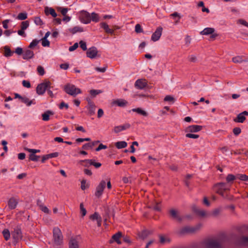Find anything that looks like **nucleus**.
<instances>
[{
    "label": "nucleus",
    "mask_w": 248,
    "mask_h": 248,
    "mask_svg": "<svg viewBox=\"0 0 248 248\" xmlns=\"http://www.w3.org/2000/svg\"><path fill=\"white\" fill-rule=\"evenodd\" d=\"M201 248H222L220 239L217 238H208L204 240L201 244Z\"/></svg>",
    "instance_id": "obj_1"
},
{
    "label": "nucleus",
    "mask_w": 248,
    "mask_h": 248,
    "mask_svg": "<svg viewBox=\"0 0 248 248\" xmlns=\"http://www.w3.org/2000/svg\"><path fill=\"white\" fill-rule=\"evenodd\" d=\"M53 237L54 242L57 246L61 245L62 243L63 236L61 230L58 227H55L53 230Z\"/></svg>",
    "instance_id": "obj_2"
},
{
    "label": "nucleus",
    "mask_w": 248,
    "mask_h": 248,
    "mask_svg": "<svg viewBox=\"0 0 248 248\" xmlns=\"http://www.w3.org/2000/svg\"><path fill=\"white\" fill-rule=\"evenodd\" d=\"M64 90L67 94L74 97L81 93V90L79 88H77L74 85L70 83L65 85Z\"/></svg>",
    "instance_id": "obj_3"
},
{
    "label": "nucleus",
    "mask_w": 248,
    "mask_h": 248,
    "mask_svg": "<svg viewBox=\"0 0 248 248\" xmlns=\"http://www.w3.org/2000/svg\"><path fill=\"white\" fill-rule=\"evenodd\" d=\"M214 189L216 192L223 197L224 192L229 190L230 187L225 183H219L215 185Z\"/></svg>",
    "instance_id": "obj_4"
},
{
    "label": "nucleus",
    "mask_w": 248,
    "mask_h": 248,
    "mask_svg": "<svg viewBox=\"0 0 248 248\" xmlns=\"http://www.w3.org/2000/svg\"><path fill=\"white\" fill-rule=\"evenodd\" d=\"M51 82L47 80L39 84L36 88V92L39 95H43L48 89L50 88Z\"/></svg>",
    "instance_id": "obj_5"
},
{
    "label": "nucleus",
    "mask_w": 248,
    "mask_h": 248,
    "mask_svg": "<svg viewBox=\"0 0 248 248\" xmlns=\"http://www.w3.org/2000/svg\"><path fill=\"white\" fill-rule=\"evenodd\" d=\"M79 18L82 23L85 24H89L91 21L90 14L85 10H82L79 12Z\"/></svg>",
    "instance_id": "obj_6"
},
{
    "label": "nucleus",
    "mask_w": 248,
    "mask_h": 248,
    "mask_svg": "<svg viewBox=\"0 0 248 248\" xmlns=\"http://www.w3.org/2000/svg\"><path fill=\"white\" fill-rule=\"evenodd\" d=\"M106 183L104 180L100 182L99 184L97 186L95 192L96 197L99 198L102 195L103 191L106 187Z\"/></svg>",
    "instance_id": "obj_7"
},
{
    "label": "nucleus",
    "mask_w": 248,
    "mask_h": 248,
    "mask_svg": "<svg viewBox=\"0 0 248 248\" xmlns=\"http://www.w3.org/2000/svg\"><path fill=\"white\" fill-rule=\"evenodd\" d=\"M202 226V225L199 224L195 227L186 226L183 228L181 230V233H185L187 232H194L199 230Z\"/></svg>",
    "instance_id": "obj_8"
},
{
    "label": "nucleus",
    "mask_w": 248,
    "mask_h": 248,
    "mask_svg": "<svg viewBox=\"0 0 248 248\" xmlns=\"http://www.w3.org/2000/svg\"><path fill=\"white\" fill-rule=\"evenodd\" d=\"M12 234L13 239L16 242H18L22 238L21 229L18 227H16L14 229V231L12 233Z\"/></svg>",
    "instance_id": "obj_9"
},
{
    "label": "nucleus",
    "mask_w": 248,
    "mask_h": 248,
    "mask_svg": "<svg viewBox=\"0 0 248 248\" xmlns=\"http://www.w3.org/2000/svg\"><path fill=\"white\" fill-rule=\"evenodd\" d=\"M78 240V236L71 237L69 241V248H79Z\"/></svg>",
    "instance_id": "obj_10"
},
{
    "label": "nucleus",
    "mask_w": 248,
    "mask_h": 248,
    "mask_svg": "<svg viewBox=\"0 0 248 248\" xmlns=\"http://www.w3.org/2000/svg\"><path fill=\"white\" fill-rule=\"evenodd\" d=\"M162 28L160 27H158L155 32L152 34L151 40L154 42L158 41L162 34Z\"/></svg>",
    "instance_id": "obj_11"
},
{
    "label": "nucleus",
    "mask_w": 248,
    "mask_h": 248,
    "mask_svg": "<svg viewBox=\"0 0 248 248\" xmlns=\"http://www.w3.org/2000/svg\"><path fill=\"white\" fill-rule=\"evenodd\" d=\"M147 85V82L144 79H139L135 83V86L138 89H143Z\"/></svg>",
    "instance_id": "obj_12"
},
{
    "label": "nucleus",
    "mask_w": 248,
    "mask_h": 248,
    "mask_svg": "<svg viewBox=\"0 0 248 248\" xmlns=\"http://www.w3.org/2000/svg\"><path fill=\"white\" fill-rule=\"evenodd\" d=\"M122 236V233L119 232L112 235L111 239L109 241V243L112 244L114 242H116L118 244H121L122 243L120 239Z\"/></svg>",
    "instance_id": "obj_13"
},
{
    "label": "nucleus",
    "mask_w": 248,
    "mask_h": 248,
    "mask_svg": "<svg viewBox=\"0 0 248 248\" xmlns=\"http://www.w3.org/2000/svg\"><path fill=\"white\" fill-rule=\"evenodd\" d=\"M97 50L95 47L89 48L87 51V56L91 59L95 58L97 55Z\"/></svg>",
    "instance_id": "obj_14"
},
{
    "label": "nucleus",
    "mask_w": 248,
    "mask_h": 248,
    "mask_svg": "<svg viewBox=\"0 0 248 248\" xmlns=\"http://www.w3.org/2000/svg\"><path fill=\"white\" fill-rule=\"evenodd\" d=\"M169 214L170 217L173 219H175L179 221L182 220V217L179 216L178 211L174 209H170L169 210Z\"/></svg>",
    "instance_id": "obj_15"
},
{
    "label": "nucleus",
    "mask_w": 248,
    "mask_h": 248,
    "mask_svg": "<svg viewBox=\"0 0 248 248\" xmlns=\"http://www.w3.org/2000/svg\"><path fill=\"white\" fill-rule=\"evenodd\" d=\"M202 128V126L198 125H192L188 126L186 131V132H197L200 131Z\"/></svg>",
    "instance_id": "obj_16"
},
{
    "label": "nucleus",
    "mask_w": 248,
    "mask_h": 248,
    "mask_svg": "<svg viewBox=\"0 0 248 248\" xmlns=\"http://www.w3.org/2000/svg\"><path fill=\"white\" fill-rule=\"evenodd\" d=\"M17 204L18 201L15 198H11L8 201V206L9 208L11 210L15 209Z\"/></svg>",
    "instance_id": "obj_17"
},
{
    "label": "nucleus",
    "mask_w": 248,
    "mask_h": 248,
    "mask_svg": "<svg viewBox=\"0 0 248 248\" xmlns=\"http://www.w3.org/2000/svg\"><path fill=\"white\" fill-rule=\"evenodd\" d=\"M44 12L46 16H48L50 15L53 17H56L57 16V14L56 13L55 10L51 7H49L47 6L45 7Z\"/></svg>",
    "instance_id": "obj_18"
},
{
    "label": "nucleus",
    "mask_w": 248,
    "mask_h": 248,
    "mask_svg": "<svg viewBox=\"0 0 248 248\" xmlns=\"http://www.w3.org/2000/svg\"><path fill=\"white\" fill-rule=\"evenodd\" d=\"M88 109V114L90 116H92L95 114L96 106L94 103L89 102V105L86 106Z\"/></svg>",
    "instance_id": "obj_19"
},
{
    "label": "nucleus",
    "mask_w": 248,
    "mask_h": 248,
    "mask_svg": "<svg viewBox=\"0 0 248 248\" xmlns=\"http://www.w3.org/2000/svg\"><path fill=\"white\" fill-rule=\"evenodd\" d=\"M33 56L34 53L33 51L27 49H26L23 52V59L24 60H28L32 58Z\"/></svg>",
    "instance_id": "obj_20"
},
{
    "label": "nucleus",
    "mask_w": 248,
    "mask_h": 248,
    "mask_svg": "<svg viewBox=\"0 0 248 248\" xmlns=\"http://www.w3.org/2000/svg\"><path fill=\"white\" fill-rule=\"evenodd\" d=\"M81 162L86 163V164L85 165V166H87L88 164H89L90 165H93L96 168H98L101 166V163H95L94 162L93 160L92 159H85L84 160H82Z\"/></svg>",
    "instance_id": "obj_21"
},
{
    "label": "nucleus",
    "mask_w": 248,
    "mask_h": 248,
    "mask_svg": "<svg viewBox=\"0 0 248 248\" xmlns=\"http://www.w3.org/2000/svg\"><path fill=\"white\" fill-rule=\"evenodd\" d=\"M100 26L103 28L105 31L108 34H113L114 31L109 28L108 25L105 22H102L100 23Z\"/></svg>",
    "instance_id": "obj_22"
},
{
    "label": "nucleus",
    "mask_w": 248,
    "mask_h": 248,
    "mask_svg": "<svg viewBox=\"0 0 248 248\" xmlns=\"http://www.w3.org/2000/svg\"><path fill=\"white\" fill-rule=\"evenodd\" d=\"M4 53L3 55L6 57H9L13 55L14 52L12 51L8 46H5L2 47Z\"/></svg>",
    "instance_id": "obj_23"
},
{
    "label": "nucleus",
    "mask_w": 248,
    "mask_h": 248,
    "mask_svg": "<svg viewBox=\"0 0 248 248\" xmlns=\"http://www.w3.org/2000/svg\"><path fill=\"white\" fill-rule=\"evenodd\" d=\"M237 179L236 177V175H234L232 174H229L227 175L226 177V181L227 182V185L230 187L232 184L233 181L235 179Z\"/></svg>",
    "instance_id": "obj_24"
},
{
    "label": "nucleus",
    "mask_w": 248,
    "mask_h": 248,
    "mask_svg": "<svg viewBox=\"0 0 248 248\" xmlns=\"http://www.w3.org/2000/svg\"><path fill=\"white\" fill-rule=\"evenodd\" d=\"M99 142V140H96L91 143H87L84 144L82 148L84 150H88L89 148H92L93 146Z\"/></svg>",
    "instance_id": "obj_25"
},
{
    "label": "nucleus",
    "mask_w": 248,
    "mask_h": 248,
    "mask_svg": "<svg viewBox=\"0 0 248 248\" xmlns=\"http://www.w3.org/2000/svg\"><path fill=\"white\" fill-rule=\"evenodd\" d=\"M54 113L50 110H47L42 114V119L44 121H47L49 120V116L53 115Z\"/></svg>",
    "instance_id": "obj_26"
},
{
    "label": "nucleus",
    "mask_w": 248,
    "mask_h": 248,
    "mask_svg": "<svg viewBox=\"0 0 248 248\" xmlns=\"http://www.w3.org/2000/svg\"><path fill=\"white\" fill-rule=\"evenodd\" d=\"M232 61L234 63H241L243 62H248V58L244 59L243 56H238L232 58Z\"/></svg>",
    "instance_id": "obj_27"
},
{
    "label": "nucleus",
    "mask_w": 248,
    "mask_h": 248,
    "mask_svg": "<svg viewBox=\"0 0 248 248\" xmlns=\"http://www.w3.org/2000/svg\"><path fill=\"white\" fill-rule=\"evenodd\" d=\"M215 31V29L212 28H206L201 32L202 35H209L212 34Z\"/></svg>",
    "instance_id": "obj_28"
},
{
    "label": "nucleus",
    "mask_w": 248,
    "mask_h": 248,
    "mask_svg": "<svg viewBox=\"0 0 248 248\" xmlns=\"http://www.w3.org/2000/svg\"><path fill=\"white\" fill-rule=\"evenodd\" d=\"M239 244L243 246H248V237L242 236L238 241Z\"/></svg>",
    "instance_id": "obj_29"
},
{
    "label": "nucleus",
    "mask_w": 248,
    "mask_h": 248,
    "mask_svg": "<svg viewBox=\"0 0 248 248\" xmlns=\"http://www.w3.org/2000/svg\"><path fill=\"white\" fill-rule=\"evenodd\" d=\"M246 120V117L242 113H239L234 119V122L236 123H243Z\"/></svg>",
    "instance_id": "obj_30"
},
{
    "label": "nucleus",
    "mask_w": 248,
    "mask_h": 248,
    "mask_svg": "<svg viewBox=\"0 0 248 248\" xmlns=\"http://www.w3.org/2000/svg\"><path fill=\"white\" fill-rule=\"evenodd\" d=\"M114 104L119 107H124L126 105L127 102L123 99H118L114 101Z\"/></svg>",
    "instance_id": "obj_31"
},
{
    "label": "nucleus",
    "mask_w": 248,
    "mask_h": 248,
    "mask_svg": "<svg viewBox=\"0 0 248 248\" xmlns=\"http://www.w3.org/2000/svg\"><path fill=\"white\" fill-rule=\"evenodd\" d=\"M127 143L124 141H118L115 143V146L118 149L124 148L127 146Z\"/></svg>",
    "instance_id": "obj_32"
},
{
    "label": "nucleus",
    "mask_w": 248,
    "mask_h": 248,
    "mask_svg": "<svg viewBox=\"0 0 248 248\" xmlns=\"http://www.w3.org/2000/svg\"><path fill=\"white\" fill-rule=\"evenodd\" d=\"M69 32H71L73 34H75L77 32H81L83 31L82 28L76 26L73 28H70L68 29Z\"/></svg>",
    "instance_id": "obj_33"
},
{
    "label": "nucleus",
    "mask_w": 248,
    "mask_h": 248,
    "mask_svg": "<svg viewBox=\"0 0 248 248\" xmlns=\"http://www.w3.org/2000/svg\"><path fill=\"white\" fill-rule=\"evenodd\" d=\"M90 15L91 16V21L95 22H97L99 21V16L98 14L93 12Z\"/></svg>",
    "instance_id": "obj_34"
},
{
    "label": "nucleus",
    "mask_w": 248,
    "mask_h": 248,
    "mask_svg": "<svg viewBox=\"0 0 248 248\" xmlns=\"http://www.w3.org/2000/svg\"><path fill=\"white\" fill-rule=\"evenodd\" d=\"M132 111L136 112L144 116H146L147 115V113L145 111L141 109L140 108H133L132 109Z\"/></svg>",
    "instance_id": "obj_35"
},
{
    "label": "nucleus",
    "mask_w": 248,
    "mask_h": 248,
    "mask_svg": "<svg viewBox=\"0 0 248 248\" xmlns=\"http://www.w3.org/2000/svg\"><path fill=\"white\" fill-rule=\"evenodd\" d=\"M159 241L161 244H164L166 243H169L170 241V240L167 237H166L163 235H160L159 236Z\"/></svg>",
    "instance_id": "obj_36"
},
{
    "label": "nucleus",
    "mask_w": 248,
    "mask_h": 248,
    "mask_svg": "<svg viewBox=\"0 0 248 248\" xmlns=\"http://www.w3.org/2000/svg\"><path fill=\"white\" fill-rule=\"evenodd\" d=\"M2 234L5 240L7 241L9 240L10 237V233L9 231L5 229L2 231Z\"/></svg>",
    "instance_id": "obj_37"
},
{
    "label": "nucleus",
    "mask_w": 248,
    "mask_h": 248,
    "mask_svg": "<svg viewBox=\"0 0 248 248\" xmlns=\"http://www.w3.org/2000/svg\"><path fill=\"white\" fill-rule=\"evenodd\" d=\"M21 100L23 103L26 104L28 106H30L33 104V100H30L27 97H22Z\"/></svg>",
    "instance_id": "obj_38"
},
{
    "label": "nucleus",
    "mask_w": 248,
    "mask_h": 248,
    "mask_svg": "<svg viewBox=\"0 0 248 248\" xmlns=\"http://www.w3.org/2000/svg\"><path fill=\"white\" fill-rule=\"evenodd\" d=\"M27 18V14L26 12L20 13L16 17V19L20 20H23Z\"/></svg>",
    "instance_id": "obj_39"
},
{
    "label": "nucleus",
    "mask_w": 248,
    "mask_h": 248,
    "mask_svg": "<svg viewBox=\"0 0 248 248\" xmlns=\"http://www.w3.org/2000/svg\"><path fill=\"white\" fill-rule=\"evenodd\" d=\"M236 177L242 181H248V176L245 174H238L236 175Z\"/></svg>",
    "instance_id": "obj_40"
},
{
    "label": "nucleus",
    "mask_w": 248,
    "mask_h": 248,
    "mask_svg": "<svg viewBox=\"0 0 248 248\" xmlns=\"http://www.w3.org/2000/svg\"><path fill=\"white\" fill-rule=\"evenodd\" d=\"M149 234L150 232L149 231L145 230L140 233L139 237L142 239H144L149 235Z\"/></svg>",
    "instance_id": "obj_41"
},
{
    "label": "nucleus",
    "mask_w": 248,
    "mask_h": 248,
    "mask_svg": "<svg viewBox=\"0 0 248 248\" xmlns=\"http://www.w3.org/2000/svg\"><path fill=\"white\" fill-rule=\"evenodd\" d=\"M195 211L198 215H199L201 217H204L206 216V212L205 211H204L203 210H200V209H195Z\"/></svg>",
    "instance_id": "obj_42"
},
{
    "label": "nucleus",
    "mask_w": 248,
    "mask_h": 248,
    "mask_svg": "<svg viewBox=\"0 0 248 248\" xmlns=\"http://www.w3.org/2000/svg\"><path fill=\"white\" fill-rule=\"evenodd\" d=\"M165 101L169 102L171 104H172L174 102L175 99L174 97L170 95H167L164 99Z\"/></svg>",
    "instance_id": "obj_43"
},
{
    "label": "nucleus",
    "mask_w": 248,
    "mask_h": 248,
    "mask_svg": "<svg viewBox=\"0 0 248 248\" xmlns=\"http://www.w3.org/2000/svg\"><path fill=\"white\" fill-rule=\"evenodd\" d=\"M40 40H37V39H34L32 40V41L30 43L29 48H33L35 46H36L39 43Z\"/></svg>",
    "instance_id": "obj_44"
},
{
    "label": "nucleus",
    "mask_w": 248,
    "mask_h": 248,
    "mask_svg": "<svg viewBox=\"0 0 248 248\" xmlns=\"http://www.w3.org/2000/svg\"><path fill=\"white\" fill-rule=\"evenodd\" d=\"M58 11L61 12V14L63 16H66L67 12L68 9L66 8H62L61 7H59L57 8Z\"/></svg>",
    "instance_id": "obj_45"
},
{
    "label": "nucleus",
    "mask_w": 248,
    "mask_h": 248,
    "mask_svg": "<svg viewBox=\"0 0 248 248\" xmlns=\"http://www.w3.org/2000/svg\"><path fill=\"white\" fill-rule=\"evenodd\" d=\"M37 71L38 73L41 76H43L45 74V70L43 67L41 65L38 66L37 68Z\"/></svg>",
    "instance_id": "obj_46"
},
{
    "label": "nucleus",
    "mask_w": 248,
    "mask_h": 248,
    "mask_svg": "<svg viewBox=\"0 0 248 248\" xmlns=\"http://www.w3.org/2000/svg\"><path fill=\"white\" fill-rule=\"evenodd\" d=\"M29 26V22L28 21H23L21 23V28L22 30H26Z\"/></svg>",
    "instance_id": "obj_47"
},
{
    "label": "nucleus",
    "mask_w": 248,
    "mask_h": 248,
    "mask_svg": "<svg viewBox=\"0 0 248 248\" xmlns=\"http://www.w3.org/2000/svg\"><path fill=\"white\" fill-rule=\"evenodd\" d=\"M102 93L101 90H91L90 91V94L93 97H95L96 95Z\"/></svg>",
    "instance_id": "obj_48"
},
{
    "label": "nucleus",
    "mask_w": 248,
    "mask_h": 248,
    "mask_svg": "<svg viewBox=\"0 0 248 248\" xmlns=\"http://www.w3.org/2000/svg\"><path fill=\"white\" fill-rule=\"evenodd\" d=\"M101 217H100V216H99V215L96 212L94 213L92 215L90 216V218L93 220L97 221L99 219V218H100Z\"/></svg>",
    "instance_id": "obj_49"
},
{
    "label": "nucleus",
    "mask_w": 248,
    "mask_h": 248,
    "mask_svg": "<svg viewBox=\"0 0 248 248\" xmlns=\"http://www.w3.org/2000/svg\"><path fill=\"white\" fill-rule=\"evenodd\" d=\"M34 22L36 25H42L43 23L39 16H36L34 18Z\"/></svg>",
    "instance_id": "obj_50"
},
{
    "label": "nucleus",
    "mask_w": 248,
    "mask_h": 248,
    "mask_svg": "<svg viewBox=\"0 0 248 248\" xmlns=\"http://www.w3.org/2000/svg\"><path fill=\"white\" fill-rule=\"evenodd\" d=\"M41 40L42 41V45L43 46L46 47L49 46L50 42L47 39L43 38Z\"/></svg>",
    "instance_id": "obj_51"
},
{
    "label": "nucleus",
    "mask_w": 248,
    "mask_h": 248,
    "mask_svg": "<svg viewBox=\"0 0 248 248\" xmlns=\"http://www.w3.org/2000/svg\"><path fill=\"white\" fill-rule=\"evenodd\" d=\"M39 158V156L34 155L33 154H31L30 155V159L33 161H37Z\"/></svg>",
    "instance_id": "obj_52"
},
{
    "label": "nucleus",
    "mask_w": 248,
    "mask_h": 248,
    "mask_svg": "<svg viewBox=\"0 0 248 248\" xmlns=\"http://www.w3.org/2000/svg\"><path fill=\"white\" fill-rule=\"evenodd\" d=\"M80 209L82 216L83 217L85 216L86 214V210L85 208H84L83 204L82 203L80 204Z\"/></svg>",
    "instance_id": "obj_53"
},
{
    "label": "nucleus",
    "mask_w": 248,
    "mask_h": 248,
    "mask_svg": "<svg viewBox=\"0 0 248 248\" xmlns=\"http://www.w3.org/2000/svg\"><path fill=\"white\" fill-rule=\"evenodd\" d=\"M186 137L188 138L197 139L199 137V135L191 133H187L186 135Z\"/></svg>",
    "instance_id": "obj_54"
},
{
    "label": "nucleus",
    "mask_w": 248,
    "mask_h": 248,
    "mask_svg": "<svg viewBox=\"0 0 248 248\" xmlns=\"http://www.w3.org/2000/svg\"><path fill=\"white\" fill-rule=\"evenodd\" d=\"M135 31L137 33H140L143 31L141 26L139 24H137L135 26Z\"/></svg>",
    "instance_id": "obj_55"
},
{
    "label": "nucleus",
    "mask_w": 248,
    "mask_h": 248,
    "mask_svg": "<svg viewBox=\"0 0 248 248\" xmlns=\"http://www.w3.org/2000/svg\"><path fill=\"white\" fill-rule=\"evenodd\" d=\"M15 52L16 54H17L18 55H20L22 54H23L24 52L23 51V49L21 47H17V48H16Z\"/></svg>",
    "instance_id": "obj_56"
},
{
    "label": "nucleus",
    "mask_w": 248,
    "mask_h": 248,
    "mask_svg": "<svg viewBox=\"0 0 248 248\" xmlns=\"http://www.w3.org/2000/svg\"><path fill=\"white\" fill-rule=\"evenodd\" d=\"M79 44L80 45V47L83 50H87V46H86V44L85 42L83 41H80L79 43Z\"/></svg>",
    "instance_id": "obj_57"
},
{
    "label": "nucleus",
    "mask_w": 248,
    "mask_h": 248,
    "mask_svg": "<svg viewBox=\"0 0 248 248\" xmlns=\"http://www.w3.org/2000/svg\"><path fill=\"white\" fill-rule=\"evenodd\" d=\"M25 150L28 151L29 152L31 153V154H33L34 155H35V154L36 153H39L40 152L39 150L33 149L26 148Z\"/></svg>",
    "instance_id": "obj_58"
},
{
    "label": "nucleus",
    "mask_w": 248,
    "mask_h": 248,
    "mask_svg": "<svg viewBox=\"0 0 248 248\" xmlns=\"http://www.w3.org/2000/svg\"><path fill=\"white\" fill-rule=\"evenodd\" d=\"M22 85L26 88H29L31 87L30 82L28 80H24L22 81Z\"/></svg>",
    "instance_id": "obj_59"
},
{
    "label": "nucleus",
    "mask_w": 248,
    "mask_h": 248,
    "mask_svg": "<svg viewBox=\"0 0 248 248\" xmlns=\"http://www.w3.org/2000/svg\"><path fill=\"white\" fill-rule=\"evenodd\" d=\"M107 148V146L106 145H103V144L101 143L99 144L98 147L96 148L95 150L96 151H99L102 149H106Z\"/></svg>",
    "instance_id": "obj_60"
},
{
    "label": "nucleus",
    "mask_w": 248,
    "mask_h": 248,
    "mask_svg": "<svg viewBox=\"0 0 248 248\" xmlns=\"http://www.w3.org/2000/svg\"><path fill=\"white\" fill-rule=\"evenodd\" d=\"M122 127L120 125L115 126L113 129L114 132L116 133H118L121 131H122Z\"/></svg>",
    "instance_id": "obj_61"
},
{
    "label": "nucleus",
    "mask_w": 248,
    "mask_h": 248,
    "mask_svg": "<svg viewBox=\"0 0 248 248\" xmlns=\"http://www.w3.org/2000/svg\"><path fill=\"white\" fill-rule=\"evenodd\" d=\"M241 132V130L239 127H235L233 129V132L236 136L238 135Z\"/></svg>",
    "instance_id": "obj_62"
},
{
    "label": "nucleus",
    "mask_w": 248,
    "mask_h": 248,
    "mask_svg": "<svg viewBox=\"0 0 248 248\" xmlns=\"http://www.w3.org/2000/svg\"><path fill=\"white\" fill-rule=\"evenodd\" d=\"M78 46V43H75L72 46L69 47V50L70 51H73L76 49Z\"/></svg>",
    "instance_id": "obj_63"
},
{
    "label": "nucleus",
    "mask_w": 248,
    "mask_h": 248,
    "mask_svg": "<svg viewBox=\"0 0 248 248\" xmlns=\"http://www.w3.org/2000/svg\"><path fill=\"white\" fill-rule=\"evenodd\" d=\"M65 108L66 109H67L69 107L68 105L67 104L65 103L64 102H62L59 106V108L60 109H63V108Z\"/></svg>",
    "instance_id": "obj_64"
}]
</instances>
